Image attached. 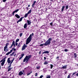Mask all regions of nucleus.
I'll use <instances>...</instances> for the list:
<instances>
[{
    "label": "nucleus",
    "mask_w": 78,
    "mask_h": 78,
    "mask_svg": "<svg viewBox=\"0 0 78 78\" xmlns=\"http://www.w3.org/2000/svg\"><path fill=\"white\" fill-rule=\"evenodd\" d=\"M32 39V34H31L29 37L27 38L26 40V44L27 45L31 41V39Z\"/></svg>",
    "instance_id": "obj_1"
},
{
    "label": "nucleus",
    "mask_w": 78,
    "mask_h": 78,
    "mask_svg": "<svg viewBox=\"0 0 78 78\" xmlns=\"http://www.w3.org/2000/svg\"><path fill=\"white\" fill-rule=\"evenodd\" d=\"M52 39L51 38H49L48 40L45 42V43L44 44V45H49L51 44V41Z\"/></svg>",
    "instance_id": "obj_2"
},
{
    "label": "nucleus",
    "mask_w": 78,
    "mask_h": 78,
    "mask_svg": "<svg viewBox=\"0 0 78 78\" xmlns=\"http://www.w3.org/2000/svg\"><path fill=\"white\" fill-rule=\"evenodd\" d=\"M31 58V55H30L28 56L27 55L26 57L24 59L23 62H25L26 61L27 62H28L30 58Z\"/></svg>",
    "instance_id": "obj_3"
},
{
    "label": "nucleus",
    "mask_w": 78,
    "mask_h": 78,
    "mask_svg": "<svg viewBox=\"0 0 78 78\" xmlns=\"http://www.w3.org/2000/svg\"><path fill=\"white\" fill-rule=\"evenodd\" d=\"M31 58V55H30L28 56L27 55L26 57L24 59L23 62H25L26 61L27 62H28L30 58Z\"/></svg>",
    "instance_id": "obj_4"
},
{
    "label": "nucleus",
    "mask_w": 78,
    "mask_h": 78,
    "mask_svg": "<svg viewBox=\"0 0 78 78\" xmlns=\"http://www.w3.org/2000/svg\"><path fill=\"white\" fill-rule=\"evenodd\" d=\"M6 57H5L3 58V59H2L1 61H0V62H2L1 63V65L2 66H3V65H4V64H5V61H6Z\"/></svg>",
    "instance_id": "obj_5"
},
{
    "label": "nucleus",
    "mask_w": 78,
    "mask_h": 78,
    "mask_svg": "<svg viewBox=\"0 0 78 78\" xmlns=\"http://www.w3.org/2000/svg\"><path fill=\"white\" fill-rule=\"evenodd\" d=\"M26 47H27V45H26V44H24L22 47V50L23 51V50H25V48H26Z\"/></svg>",
    "instance_id": "obj_6"
},
{
    "label": "nucleus",
    "mask_w": 78,
    "mask_h": 78,
    "mask_svg": "<svg viewBox=\"0 0 78 78\" xmlns=\"http://www.w3.org/2000/svg\"><path fill=\"white\" fill-rule=\"evenodd\" d=\"M23 19V18L22 17L20 19L17 21V23H19V22H21V21Z\"/></svg>",
    "instance_id": "obj_7"
},
{
    "label": "nucleus",
    "mask_w": 78,
    "mask_h": 78,
    "mask_svg": "<svg viewBox=\"0 0 78 78\" xmlns=\"http://www.w3.org/2000/svg\"><path fill=\"white\" fill-rule=\"evenodd\" d=\"M7 48H5V46L4 48V51H8V49H7Z\"/></svg>",
    "instance_id": "obj_8"
},
{
    "label": "nucleus",
    "mask_w": 78,
    "mask_h": 78,
    "mask_svg": "<svg viewBox=\"0 0 78 78\" xmlns=\"http://www.w3.org/2000/svg\"><path fill=\"white\" fill-rule=\"evenodd\" d=\"M9 59H10V58H8V60H7V62L8 64H10L11 63V60H9Z\"/></svg>",
    "instance_id": "obj_9"
},
{
    "label": "nucleus",
    "mask_w": 78,
    "mask_h": 78,
    "mask_svg": "<svg viewBox=\"0 0 78 78\" xmlns=\"http://www.w3.org/2000/svg\"><path fill=\"white\" fill-rule=\"evenodd\" d=\"M47 54V53H49V52L48 51H44V52L42 53V54Z\"/></svg>",
    "instance_id": "obj_10"
},
{
    "label": "nucleus",
    "mask_w": 78,
    "mask_h": 78,
    "mask_svg": "<svg viewBox=\"0 0 78 78\" xmlns=\"http://www.w3.org/2000/svg\"><path fill=\"white\" fill-rule=\"evenodd\" d=\"M15 17H16L18 19H19V18H20V16H19V15L17 14L15 15Z\"/></svg>",
    "instance_id": "obj_11"
},
{
    "label": "nucleus",
    "mask_w": 78,
    "mask_h": 78,
    "mask_svg": "<svg viewBox=\"0 0 78 78\" xmlns=\"http://www.w3.org/2000/svg\"><path fill=\"white\" fill-rule=\"evenodd\" d=\"M64 9H65V6H63L62 9L61 11H62V12H63Z\"/></svg>",
    "instance_id": "obj_12"
},
{
    "label": "nucleus",
    "mask_w": 78,
    "mask_h": 78,
    "mask_svg": "<svg viewBox=\"0 0 78 78\" xmlns=\"http://www.w3.org/2000/svg\"><path fill=\"white\" fill-rule=\"evenodd\" d=\"M12 55H13V56H15L16 55V53L15 52H14L12 54Z\"/></svg>",
    "instance_id": "obj_13"
},
{
    "label": "nucleus",
    "mask_w": 78,
    "mask_h": 78,
    "mask_svg": "<svg viewBox=\"0 0 78 78\" xmlns=\"http://www.w3.org/2000/svg\"><path fill=\"white\" fill-rule=\"evenodd\" d=\"M77 56V55H76V54L75 53L74 55V58H76Z\"/></svg>",
    "instance_id": "obj_14"
},
{
    "label": "nucleus",
    "mask_w": 78,
    "mask_h": 78,
    "mask_svg": "<svg viewBox=\"0 0 78 78\" xmlns=\"http://www.w3.org/2000/svg\"><path fill=\"white\" fill-rule=\"evenodd\" d=\"M27 22L28 25H30L31 24V22L28 20H27Z\"/></svg>",
    "instance_id": "obj_15"
},
{
    "label": "nucleus",
    "mask_w": 78,
    "mask_h": 78,
    "mask_svg": "<svg viewBox=\"0 0 78 78\" xmlns=\"http://www.w3.org/2000/svg\"><path fill=\"white\" fill-rule=\"evenodd\" d=\"M12 45H14V47H15V41H13L12 43Z\"/></svg>",
    "instance_id": "obj_16"
},
{
    "label": "nucleus",
    "mask_w": 78,
    "mask_h": 78,
    "mask_svg": "<svg viewBox=\"0 0 78 78\" xmlns=\"http://www.w3.org/2000/svg\"><path fill=\"white\" fill-rule=\"evenodd\" d=\"M23 74V73L22 71H20V73H19V75H22Z\"/></svg>",
    "instance_id": "obj_17"
},
{
    "label": "nucleus",
    "mask_w": 78,
    "mask_h": 78,
    "mask_svg": "<svg viewBox=\"0 0 78 78\" xmlns=\"http://www.w3.org/2000/svg\"><path fill=\"white\" fill-rule=\"evenodd\" d=\"M27 24H24V28H27Z\"/></svg>",
    "instance_id": "obj_18"
},
{
    "label": "nucleus",
    "mask_w": 78,
    "mask_h": 78,
    "mask_svg": "<svg viewBox=\"0 0 78 78\" xmlns=\"http://www.w3.org/2000/svg\"><path fill=\"white\" fill-rule=\"evenodd\" d=\"M19 9H16V10H15V11H14L13 12H14L15 13V12H17L18 11H19Z\"/></svg>",
    "instance_id": "obj_19"
},
{
    "label": "nucleus",
    "mask_w": 78,
    "mask_h": 78,
    "mask_svg": "<svg viewBox=\"0 0 78 78\" xmlns=\"http://www.w3.org/2000/svg\"><path fill=\"white\" fill-rule=\"evenodd\" d=\"M40 66H37L36 67V69H40Z\"/></svg>",
    "instance_id": "obj_20"
},
{
    "label": "nucleus",
    "mask_w": 78,
    "mask_h": 78,
    "mask_svg": "<svg viewBox=\"0 0 78 78\" xmlns=\"http://www.w3.org/2000/svg\"><path fill=\"white\" fill-rule=\"evenodd\" d=\"M31 12V9H30L28 12L27 14H30V13Z\"/></svg>",
    "instance_id": "obj_21"
},
{
    "label": "nucleus",
    "mask_w": 78,
    "mask_h": 78,
    "mask_svg": "<svg viewBox=\"0 0 78 78\" xmlns=\"http://www.w3.org/2000/svg\"><path fill=\"white\" fill-rule=\"evenodd\" d=\"M48 64V62L47 61H45L44 63V64L45 65Z\"/></svg>",
    "instance_id": "obj_22"
},
{
    "label": "nucleus",
    "mask_w": 78,
    "mask_h": 78,
    "mask_svg": "<svg viewBox=\"0 0 78 78\" xmlns=\"http://www.w3.org/2000/svg\"><path fill=\"white\" fill-rule=\"evenodd\" d=\"M8 45H9V43H7L5 45V48H6L7 47Z\"/></svg>",
    "instance_id": "obj_23"
},
{
    "label": "nucleus",
    "mask_w": 78,
    "mask_h": 78,
    "mask_svg": "<svg viewBox=\"0 0 78 78\" xmlns=\"http://www.w3.org/2000/svg\"><path fill=\"white\" fill-rule=\"evenodd\" d=\"M62 69H66L67 68V66H65L62 67Z\"/></svg>",
    "instance_id": "obj_24"
},
{
    "label": "nucleus",
    "mask_w": 78,
    "mask_h": 78,
    "mask_svg": "<svg viewBox=\"0 0 78 78\" xmlns=\"http://www.w3.org/2000/svg\"><path fill=\"white\" fill-rule=\"evenodd\" d=\"M72 35L69 34V37H70L71 38V37H72Z\"/></svg>",
    "instance_id": "obj_25"
},
{
    "label": "nucleus",
    "mask_w": 78,
    "mask_h": 78,
    "mask_svg": "<svg viewBox=\"0 0 78 78\" xmlns=\"http://www.w3.org/2000/svg\"><path fill=\"white\" fill-rule=\"evenodd\" d=\"M69 11H71V12H72L73 11V9H69Z\"/></svg>",
    "instance_id": "obj_26"
},
{
    "label": "nucleus",
    "mask_w": 78,
    "mask_h": 78,
    "mask_svg": "<svg viewBox=\"0 0 78 78\" xmlns=\"http://www.w3.org/2000/svg\"><path fill=\"white\" fill-rule=\"evenodd\" d=\"M28 13H27L26 14H25V17H27V16H28Z\"/></svg>",
    "instance_id": "obj_27"
},
{
    "label": "nucleus",
    "mask_w": 78,
    "mask_h": 78,
    "mask_svg": "<svg viewBox=\"0 0 78 78\" xmlns=\"http://www.w3.org/2000/svg\"><path fill=\"white\" fill-rule=\"evenodd\" d=\"M11 53V52H8L6 54V55H9Z\"/></svg>",
    "instance_id": "obj_28"
},
{
    "label": "nucleus",
    "mask_w": 78,
    "mask_h": 78,
    "mask_svg": "<svg viewBox=\"0 0 78 78\" xmlns=\"http://www.w3.org/2000/svg\"><path fill=\"white\" fill-rule=\"evenodd\" d=\"M19 39H17L16 40V42H19Z\"/></svg>",
    "instance_id": "obj_29"
},
{
    "label": "nucleus",
    "mask_w": 78,
    "mask_h": 78,
    "mask_svg": "<svg viewBox=\"0 0 78 78\" xmlns=\"http://www.w3.org/2000/svg\"><path fill=\"white\" fill-rule=\"evenodd\" d=\"M77 72H74L73 74H72V75H75V74H76V73Z\"/></svg>",
    "instance_id": "obj_30"
},
{
    "label": "nucleus",
    "mask_w": 78,
    "mask_h": 78,
    "mask_svg": "<svg viewBox=\"0 0 78 78\" xmlns=\"http://www.w3.org/2000/svg\"><path fill=\"white\" fill-rule=\"evenodd\" d=\"M12 69V68H9L8 69V72H9V71H10V70H11Z\"/></svg>",
    "instance_id": "obj_31"
},
{
    "label": "nucleus",
    "mask_w": 78,
    "mask_h": 78,
    "mask_svg": "<svg viewBox=\"0 0 78 78\" xmlns=\"http://www.w3.org/2000/svg\"><path fill=\"white\" fill-rule=\"evenodd\" d=\"M14 59H13L12 60H11V62L10 64H11L12 62H13V61H14Z\"/></svg>",
    "instance_id": "obj_32"
},
{
    "label": "nucleus",
    "mask_w": 78,
    "mask_h": 78,
    "mask_svg": "<svg viewBox=\"0 0 78 78\" xmlns=\"http://www.w3.org/2000/svg\"><path fill=\"white\" fill-rule=\"evenodd\" d=\"M50 66H51V69L53 68V65H50Z\"/></svg>",
    "instance_id": "obj_33"
},
{
    "label": "nucleus",
    "mask_w": 78,
    "mask_h": 78,
    "mask_svg": "<svg viewBox=\"0 0 78 78\" xmlns=\"http://www.w3.org/2000/svg\"><path fill=\"white\" fill-rule=\"evenodd\" d=\"M22 34H23L22 33L20 34V37H21L22 36Z\"/></svg>",
    "instance_id": "obj_34"
},
{
    "label": "nucleus",
    "mask_w": 78,
    "mask_h": 78,
    "mask_svg": "<svg viewBox=\"0 0 78 78\" xmlns=\"http://www.w3.org/2000/svg\"><path fill=\"white\" fill-rule=\"evenodd\" d=\"M44 77V76H43L41 75V76L40 77H39V78H42V77Z\"/></svg>",
    "instance_id": "obj_35"
},
{
    "label": "nucleus",
    "mask_w": 78,
    "mask_h": 78,
    "mask_svg": "<svg viewBox=\"0 0 78 78\" xmlns=\"http://www.w3.org/2000/svg\"><path fill=\"white\" fill-rule=\"evenodd\" d=\"M23 56H24V54H21V57L23 58Z\"/></svg>",
    "instance_id": "obj_36"
},
{
    "label": "nucleus",
    "mask_w": 78,
    "mask_h": 78,
    "mask_svg": "<svg viewBox=\"0 0 78 78\" xmlns=\"http://www.w3.org/2000/svg\"><path fill=\"white\" fill-rule=\"evenodd\" d=\"M44 44H41L40 45V46L41 47L42 46H43L44 45Z\"/></svg>",
    "instance_id": "obj_37"
},
{
    "label": "nucleus",
    "mask_w": 78,
    "mask_h": 78,
    "mask_svg": "<svg viewBox=\"0 0 78 78\" xmlns=\"http://www.w3.org/2000/svg\"><path fill=\"white\" fill-rule=\"evenodd\" d=\"M37 76V73H36L35 75V76Z\"/></svg>",
    "instance_id": "obj_38"
},
{
    "label": "nucleus",
    "mask_w": 78,
    "mask_h": 78,
    "mask_svg": "<svg viewBox=\"0 0 78 78\" xmlns=\"http://www.w3.org/2000/svg\"><path fill=\"white\" fill-rule=\"evenodd\" d=\"M34 4L33 3L32 5V7H34Z\"/></svg>",
    "instance_id": "obj_39"
},
{
    "label": "nucleus",
    "mask_w": 78,
    "mask_h": 78,
    "mask_svg": "<svg viewBox=\"0 0 78 78\" xmlns=\"http://www.w3.org/2000/svg\"><path fill=\"white\" fill-rule=\"evenodd\" d=\"M65 51H67L68 50L67 49H65L64 50Z\"/></svg>",
    "instance_id": "obj_40"
},
{
    "label": "nucleus",
    "mask_w": 78,
    "mask_h": 78,
    "mask_svg": "<svg viewBox=\"0 0 78 78\" xmlns=\"http://www.w3.org/2000/svg\"><path fill=\"white\" fill-rule=\"evenodd\" d=\"M15 43L16 45L17 46V45H18V43H17V42H15Z\"/></svg>",
    "instance_id": "obj_41"
},
{
    "label": "nucleus",
    "mask_w": 78,
    "mask_h": 78,
    "mask_svg": "<svg viewBox=\"0 0 78 78\" xmlns=\"http://www.w3.org/2000/svg\"><path fill=\"white\" fill-rule=\"evenodd\" d=\"M68 6H66V9H68Z\"/></svg>",
    "instance_id": "obj_42"
},
{
    "label": "nucleus",
    "mask_w": 78,
    "mask_h": 78,
    "mask_svg": "<svg viewBox=\"0 0 78 78\" xmlns=\"http://www.w3.org/2000/svg\"><path fill=\"white\" fill-rule=\"evenodd\" d=\"M36 3V1H34V4H35V3Z\"/></svg>",
    "instance_id": "obj_43"
},
{
    "label": "nucleus",
    "mask_w": 78,
    "mask_h": 78,
    "mask_svg": "<svg viewBox=\"0 0 78 78\" xmlns=\"http://www.w3.org/2000/svg\"><path fill=\"white\" fill-rule=\"evenodd\" d=\"M22 57H20V58H19V60H20V59H22Z\"/></svg>",
    "instance_id": "obj_44"
},
{
    "label": "nucleus",
    "mask_w": 78,
    "mask_h": 78,
    "mask_svg": "<svg viewBox=\"0 0 78 78\" xmlns=\"http://www.w3.org/2000/svg\"><path fill=\"white\" fill-rule=\"evenodd\" d=\"M14 13H15L14 12H12V14H13V16H14Z\"/></svg>",
    "instance_id": "obj_45"
},
{
    "label": "nucleus",
    "mask_w": 78,
    "mask_h": 78,
    "mask_svg": "<svg viewBox=\"0 0 78 78\" xmlns=\"http://www.w3.org/2000/svg\"><path fill=\"white\" fill-rule=\"evenodd\" d=\"M2 1L3 2H5L6 1V0H3Z\"/></svg>",
    "instance_id": "obj_46"
},
{
    "label": "nucleus",
    "mask_w": 78,
    "mask_h": 78,
    "mask_svg": "<svg viewBox=\"0 0 78 78\" xmlns=\"http://www.w3.org/2000/svg\"><path fill=\"white\" fill-rule=\"evenodd\" d=\"M50 25H51V26L53 25V23H51Z\"/></svg>",
    "instance_id": "obj_47"
},
{
    "label": "nucleus",
    "mask_w": 78,
    "mask_h": 78,
    "mask_svg": "<svg viewBox=\"0 0 78 78\" xmlns=\"http://www.w3.org/2000/svg\"><path fill=\"white\" fill-rule=\"evenodd\" d=\"M12 50H11L9 52H10V53H11L12 52Z\"/></svg>",
    "instance_id": "obj_48"
},
{
    "label": "nucleus",
    "mask_w": 78,
    "mask_h": 78,
    "mask_svg": "<svg viewBox=\"0 0 78 78\" xmlns=\"http://www.w3.org/2000/svg\"><path fill=\"white\" fill-rule=\"evenodd\" d=\"M30 73H27V75H30Z\"/></svg>",
    "instance_id": "obj_49"
},
{
    "label": "nucleus",
    "mask_w": 78,
    "mask_h": 78,
    "mask_svg": "<svg viewBox=\"0 0 78 78\" xmlns=\"http://www.w3.org/2000/svg\"><path fill=\"white\" fill-rule=\"evenodd\" d=\"M39 53V54H41V51H40Z\"/></svg>",
    "instance_id": "obj_50"
},
{
    "label": "nucleus",
    "mask_w": 78,
    "mask_h": 78,
    "mask_svg": "<svg viewBox=\"0 0 78 78\" xmlns=\"http://www.w3.org/2000/svg\"><path fill=\"white\" fill-rule=\"evenodd\" d=\"M20 43L18 44V47H20Z\"/></svg>",
    "instance_id": "obj_51"
},
{
    "label": "nucleus",
    "mask_w": 78,
    "mask_h": 78,
    "mask_svg": "<svg viewBox=\"0 0 78 78\" xmlns=\"http://www.w3.org/2000/svg\"><path fill=\"white\" fill-rule=\"evenodd\" d=\"M13 46V45H12L10 47V48H12V47Z\"/></svg>",
    "instance_id": "obj_52"
},
{
    "label": "nucleus",
    "mask_w": 78,
    "mask_h": 78,
    "mask_svg": "<svg viewBox=\"0 0 78 78\" xmlns=\"http://www.w3.org/2000/svg\"><path fill=\"white\" fill-rule=\"evenodd\" d=\"M16 49H15V48H13V51H16Z\"/></svg>",
    "instance_id": "obj_53"
},
{
    "label": "nucleus",
    "mask_w": 78,
    "mask_h": 78,
    "mask_svg": "<svg viewBox=\"0 0 78 78\" xmlns=\"http://www.w3.org/2000/svg\"><path fill=\"white\" fill-rule=\"evenodd\" d=\"M44 60L46 59V57H44Z\"/></svg>",
    "instance_id": "obj_54"
},
{
    "label": "nucleus",
    "mask_w": 78,
    "mask_h": 78,
    "mask_svg": "<svg viewBox=\"0 0 78 78\" xmlns=\"http://www.w3.org/2000/svg\"><path fill=\"white\" fill-rule=\"evenodd\" d=\"M26 9H27L28 10V9H29L27 7H26Z\"/></svg>",
    "instance_id": "obj_55"
},
{
    "label": "nucleus",
    "mask_w": 78,
    "mask_h": 78,
    "mask_svg": "<svg viewBox=\"0 0 78 78\" xmlns=\"http://www.w3.org/2000/svg\"><path fill=\"white\" fill-rule=\"evenodd\" d=\"M11 64H10V66H8V67L9 68V67H11Z\"/></svg>",
    "instance_id": "obj_56"
},
{
    "label": "nucleus",
    "mask_w": 78,
    "mask_h": 78,
    "mask_svg": "<svg viewBox=\"0 0 78 78\" xmlns=\"http://www.w3.org/2000/svg\"><path fill=\"white\" fill-rule=\"evenodd\" d=\"M30 5H28V7H30Z\"/></svg>",
    "instance_id": "obj_57"
},
{
    "label": "nucleus",
    "mask_w": 78,
    "mask_h": 78,
    "mask_svg": "<svg viewBox=\"0 0 78 78\" xmlns=\"http://www.w3.org/2000/svg\"><path fill=\"white\" fill-rule=\"evenodd\" d=\"M70 78V75H69V78Z\"/></svg>",
    "instance_id": "obj_58"
},
{
    "label": "nucleus",
    "mask_w": 78,
    "mask_h": 78,
    "mask_svg": "<svg viewBox=\"0 0 78 78\" xmlns=\"http://www.w3.org/2000/svg\"><path fill=\"white\" fill-rule=\"evenodd\" d=\"M70 45L69 44V47H70Z\"/></svg>",
    "instance_id": "obj_59"
},
{
    "label": "nucleus",
    "mask_w": 78,
    "mask_h": 78,
    "mask_svg": "<svg viewBox=\"0 0 78 78\" xmlns=\"http://www.w3.org/2000/svg\"><path fill=\"white\" fill-rule=\"evenodd\" d=\"M32 36H33V33H32Z\"/></svg>",
    "instance_id": "obj_60"
},
{
    "label": "nucleus",
    "mask_w": 78,
    "mask_h": 78,
    "mask_svg": "<svg viewBox=\"0 0 78 78\" xmlns=\"http://www.w3.org/2000/svg\"><path fill=\"white\" fill-rule=\"evenodd\" d=\"M1 69V66H0V69Z\"/></svg>",
    "instance_id": "obj_61"
},
{
    "label": "nucleus",
    "mask_w": 78,
    "mask_h": 78,
    "mask_svg": "<svg viewBox=\"0 0 78 78\" xmlns=\"http://www.w3.org/2000/svg\"><path fill=\"white\" fill-rule=\"evenodd\" d=\"M77 66H78V64H77Z\"/></svg>",
    "instance_id": "obj_62"
},
{
    "label": "nucleus",
    "mask_w": 78,
    "mask_h": 78,
    "mask_svg": "<svg viewBox=\"0 0 78 78\" xmlns=\"http://www.w3.org/2000/svg\"><path fill=\"white\" fill-rule=\"evenodd\" d=\"M59 58V57H57V58Z\"/></svg>",
    "instance_id": "obj_63"
},
{
    "label": "nucleus",
    "mask_w": 78,
    "mask_h": 78,
    "mask_svg": "<svg viewBox=\"0 0 78 78\" xmlns=\"http://www.w3.org/2000/svg\"><path fill=\"white\" fill-rule=\"evenodd\" d=\"M67 78H69V76H68Z\"/></svg>",
    "instance_id": "obj_64"
}]
</instances>
